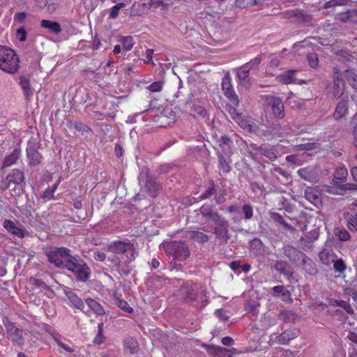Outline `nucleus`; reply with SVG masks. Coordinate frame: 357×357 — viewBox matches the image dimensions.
<instances>
[{
  "mask_svg": "<svg viewBox=\"0 0 357 357\" xmlns=\"http://www.w3.org/2000/svg\"><path fill=\"white\" fill-rule=\"evenodd\" d=\"M19 58L10 47L0 45V69L9 74H15L19 68Z\"/></svg>",
  "mask_w": 357,
  "mask_h": 357,
  "instance_id": "1",
  "label": "nucleus"
},
{
  "mask_svg": "<svg viewBox=\"0 0 357 357\" xmlns=\"http://www.w3.org/2000/svg\"><path fill=\"white\" fill-rule=\"evenodd\" d=\"M108 251L116 255L126 254L127 261L131 262L138 256L137 243L130 241H116L107 245Z\"/></svg>",
  "mask_w": 357,
  "mask_h": 357,
  "instance_id": "2",
  "label": "nucleus"
},
{
  "mask_svg": "<svg viewBox=\"0 0 357 357\" xmlns=\"http://www.w3.org/2000/svg\"><path fill=\"white\" fill-rule=\"evenodd\" d=\"M46 256L51 264L61 268H65L74 255L71 250L64 248H52L46 251Z\"/></svg>",
  "mask_w": 357,
  "mask_h": 357,
  "instance_id": "3",
  "label": "nucleus"
},
{
  "mask_svg": "<svg viewBox=\"0 0 357 357\" xmlns=\"http://www.w3.org/2000/svg\"><path fill=\"white\" fill-rule=\"evenodd\" d=\"M165 253L175 263L183 261L190 256L188 245L182 241H170L163 245Z\"/></svg>",
  "mask_w": 357,
  "mask_h": 357,
  "instance_id": "4",
  "label": "nucleus"
},
{
  "mask_svg": "<svg viewBox=\"0 0 357 357\" xmlns=\"http://www.w3.org/2000/svg\"><path fill=\"white\" fill-rule=\"evenodd\" d=\"M65 268L73 273L79 282H86L91 275L90 268L78 255H74Z\"/></svg>",
  "mask_w": 357,
  "mask_h": 357,
  "instance_id": "5",
  "label": "nucleus"
},
{
  "mask_svg": "<svg viewBox=\"0 0 357 357\" xmlns=\"http://www.w3.org/2000/svg\"><path fill=\"white\" fill-rule=\"evenodd\" d=\"M261 100L267 107L272 109L273 116L278 119H282L285 116L284 105L280 98L270 95L261 96Z\"/></svg>",
  "mask_w": 357,
  "mask_h": 357,
  "instance_id": "6",
  "label": "nucleus"
},
{
  "mask_svg": "<svg viewBox=\"0 0 357 357\" xmlns=\"http://www.w3.org/2000/svg\"><path fill=\"white\" fill-rule=\"evenodd\" d=\"M201 286L194 283H185L179 289V296L186 303L193 302L197 298Z\"/></svg>",
  "mask_w": 357,
  "mask_h": 357,
  "instance_id": "7",
  "label": "nucleus"
},
{
  "mask_svg": "<svg viewBox=\"0 0 357 357\" xmlns=\"http://www.w3.org/2000/svg\"><path fill=\"white\" fill-rule=\"evenodd\" d=\"M213 222L215 224V227L213 229V233L216 238L223 242H227L229 238V224L224 217L221 215L214 220Z\"/></svg>",
  "mask_w": 357,
  "mask_h": 357,
  "instance_id": "8",
  "label": "nucleus"
},
{
  "mask_svg": "<svg viewBox=\"0 0 357 357\" xmlns=\"http://www.w3.org/2000/svg\"><path fill=\"white\" fill-rule=\"evenodd\" d=\"M333 96L335 98H340L344 92L345 83L342 79V73L338 67L333 68Z\"/></svg>",
  "mask_w": 357,
  "mask_h": 357,
  "instance_id": "9",
  "label": "nucleus"
},
{
  "mask_svg": "<svg viewBox=\"0 0 357 357\" xmlns=\"http://www.w3.org/2000/svg\"><path fill=\"white\" fill-rule=\"evenodd\" d=\"M320 168L317 165H310L299 169L297 171L298 175L305 181L316 183L320 176Z\"/></svg>",
  "mask_w": 357,
  "mask_h": 357,
  "instance_id": "10",
  "label": "nucleus"
},
{
  "mask_svg": "<svg viewBox=\"0 0 357 357\" xmlns=\"http://www.w3.org/2000/svg\"><path fill=\"white\" fill-rule=\"evenodd\" d=\"M297 70H290L282 73L276 77V80L282 84H306L308 82L296 77Z\"/></svg>",
  "mask_w": 357,
  "mask_h": 357,
  "instance_id": "11",
  "label": "nucleus"
},
{
  "mask_svg": "<svg viewBox=\"0 0 357 357\" xmlns=\"http://www.w3.org/2000/svg\"><path fill=\"white\" fill-rule=\"evenodd\" d=\"M4 326L6 329L8 338L18 345H23L24 339L22 330L17 328L13 323L10 321L5 323Z\"/></svg>",
  "mask_w": 357,
  "mask_h": 357,
  "instance_id": "12",
  "label": "nucleus"
},
{
  "mask_svg": "<svg viewBox=\"0 0 357 357\" xmlns=\"http://www.w3.org/2000/svg\"><path fill=\"white\" fill-rule=\"evenodd\" d=\"M222 89L224 94L230 100L235 107H238L239 104V99L235 93L229 76H225L222 81Z\"/></svg>",
  "mask_w": 357,
  "mask_h": 357,
  "instance_id": "13",
  "label": "nucleus"
},
{
  "mask_svg": "<svg viewBox=\"0 0 357 357\" xmlns=\"http://www.w3.org/2000/svg\"><path fill=\"white\" fill-rule=\"evenodd\" d=\"M24 176L22 171L17 169H13L12 172L6 176L5 181L0 184V188L7 189L11 183L21 184L24 182Z\"/></svg>",
  "mask_w": 357,
  "mask_h": 357,
  "instance_id": "14",
  "label": "nucleus"
},
{
  "mask_svg": "<svg viewBox=\"0 0 357 357\" xmlns=\"http://www.w3.org/2000/svg\"><path fill=\"white\" fill-rule=\"evenodd\" d=\"M283 254L287 257L289 261L295 264L296 266L301 264L300 261L305 255L297 248L291 245H285L282 248Z\"/></svg>",
  "mask_w": 357,
  "mask_h": 357,
  "instance_id": "15",
  "label": "nucleus"
},
{
  "mask_svg": "<svg viewBox=\"0 0 357 357\" xmlns=\"http://www.w3.org/2000/svg\"><path fill=\"white\" fill-rule=\"evenodd\" d=\"M26 155L29 165L36 166L40 163L42 156L36 149L34 143L29 142L26 148Z\"/></svg>",
  "mask_w": 357,
  "mask_h": 357,
  "instance_id": "16",
  "label": "nucleus"
},
{
  "mask_svg": "<svg viewBox=\"0 0 357 357\" xmlns=\"http://www.w3.org/2000/svg\"><path fill=\"white\" fill-rule=\"evenodd\" d=\"M3 227L12 234L20 237L24 238L25 236H28L29 233V231L23 229L22 227H17L13 221L10 220H6L3 223Z\"/></svg>",
  "mask_w": 357,
  "mask_h": 357,
  "instance_id": "17",
  "label": "nucleus"
},
{
  "mask_svg": "<svg viewBox=\"0 0 357 357\" xmlns=\"http://www.w3.org/2000/svg\"><path fill=\"white\" fill-rule=\"evenodd\" d=\"M299 334V331L296 328L287 329L280 335L275 337V342L280 344H288L290 340L296 338Z\"/></svg>",
  "mask_w": 357,
  "mask_h": 357,
  "instance_id": "18",
  "label": "nucleus"
},
{
  "mask_svg": "<svg viewBox=\"0 0 357 357\" xmlns=\"http://www.w3.org/2000/svg\"><path fill=\"white\" fill-rule=\"evenodd\" d=\"M238 83L246 89H248L251 86V82L249 79L250 70H248L243 65L236 69Z\"/></svg>",
  "mask_w": 357,
  "mask_h": 357,
  "instance_id": "19",
  "label": "nucleus"
},
{
  "mask_svg": "<svg viewBox=\"0 0 357 357\" xmlns=\"http://www.w3.org/2000/svg\"><path fill=\"white\" fill-rule=\"evenodd\" d=\"M199 212L207 220L212 222L218 219L220 215L214 211L213 207L210 204H204L199 208Z\"/></svg>",
  "mask_w": 357,
  "mask_h": 357,
  "instance_id": "20",
  "label": "nucleus"
},
{
  "mask_svg": "<svg viewBox=\"0 0 357 357\" xmlns=\"http://www.w3.org/2000/svg\"><path fill=\"white\" fill-rule=\"evenodd\" d=\"M348 100L342 99L337 105L333 112V118L335 120H340L348 114Z\"/></svg>",
  "mask_w": 357,
  "mask_h": 357,
  "instance_id": "21",
  "label": "nucleus"
},
{
  "mask_svg": "<svg viewBox=\"0 0 357 357\" xmlns=\"http://www.w3.org/2000/svg\"><path fill=\"white\" fill-rule=\"evenodd\" d=\"M301 264L298 266H302L303 269L310 275H315L317 269L313 261L305 255L300 261Z\"/></svg>",
  "mask_w": 357,
  "mask_h": 357,
  "instance_id": "22",
  "label": "nucleus"
},
{
  "mask_svg": "<svg viewBox=\"0 0 357 357\" xmlns=\"http://www.w3.org/2000/svg\"><path fill=\"white\" fill-rule=\"evenodd\" d=\"M305 197L317 207L321 204L319 192L316 189L307 188L305 191Z\"/></svg>",
  "mask_w": 357,
  "mask_h": 357,
  "instance_id": "23",
  "label": "nucleus"
},
{
  "mask_svg": "<svg viewBox=\"0 0 357 357\" xmlns=\"http://www.w3.org/2000/svg\"><path fill=\"white\" fill-rule=\"evenodd\" d=\"M275 268L280 274H282L288 278L291 277L293 275L291 267L290 266L289 264L286 261H277L275 264Z\"/></svg>",
  "mask_w": 357,
  "mask_h": 357,
  "instance_id": "24",
  "label": "nucleus"
},
{
  "mask_svg": "<svg viewBox=\"0 0 357 357\" xmlns=\"http://www.w3.org/2000/svg\"><path fill=\"white\" fill-rule=\"evenodd\" d=\"M338 19L342 22L357 24V10H349L347 12L340 13Z\"/></svg>",
  "mask_w": 357,
  "mask_h": 357,
  "instance_id": "25",
  "label": "nucleus"
},
{
  "mask_svg": "<svg viewBox=\"0 0 357 357\" xmlns=\"http://www.w3.org/2000/svg\"><path fill=\"white\" fill-rule=\"evenodd\" d=\"M21 155V150L15 148L13 151L4 158L3 167H8L15 164Z\"/></svg>",
  "mask_w": 357,
  "mask_h": 357,
  "instance_id": "26",
  "label": "nucleus"
},
{
  "mask_svg": "<svg viewBox=\"0 0 357 357\" xmlns=\"http://www.w3.org/2000/svg\"><path fill=\"white\" fill-rule=\"evenodd\" d=\"M274 293L277 294L275 296H278L280 294V297L282 301L286 303H291L292 298L291 293L289 290L286 289L283 285H278L273 287Z\"/></svg>",
  "mask_w": 357,
  "mask_h": 357,
  "instance_id": "27",
  "label": "nucleus"
},
{
  "mask_svg": "<svg viewBox=\"0 0 357 357\" xmlns=\"http://www.w3.org/2000/svg\"><path fill=\"white\" fill-rule=\"evenodd\" d=\"M66 296L68 300V304L70 306L84 311V304L82 300L75 294L73 292H69L66 294Z\"/></svg>",
  "mask_w": 357,
  "mask_h": 357,
  "instance_id": "28",
  "label": "nucleus"
},
{
  "mask_svg": "<svg viewBox=\"0 0 357 357\" xmlns=\"http://www.w3.org/2000/svg\"><path fill=\"white\" fill-rule=\"evenodd\" d=\"M255 150L272 161L278 158V155L273 147L258 146L255 147Z\"/></svg>",
  "mask_w": 357,
  "mask_h": 357,
  "instance_id": "29",
  "label": "nucleus"
},
{
  "mask_svg": "<svg viewBox=\"0 0 357 357\" xmlns=\"http://www.w3.org/2000/svg\"><path fill=\"white\" fill-rule=\"evenodd\" d=\"M40 25L42 27L47 29L56 34L60 33L62 31L60 24L56 21L43 20Z\"/></svg>",
  "mask_w": 357,
  "mask_h": 357,
  "instance_id": "30",
  "label": "nucleus"
},
{
  "mask_svg": "<svg viewBox=\"0 0 357 357\" xmlns=\"http://www.w3.org/2000/svg\"><path fill=\"white\" fill-rule=\"evenodd\" d=\"M343 75L349 82L350 86L357 89V73L354 69H347L344 70Z\"/></svg>",
  "mask_w": 357,
  "mask_h": 357,
  "instance_id": "31",
  "label": "nucleus"
},
{
  "mask_svg": "<svg viewBox=\"0 0 357 357\" xmlns=\"http://www.w3.org/2000/svg\"><path fill=\"white\" fill-rule=\"evenodd\" d=\"M347 175L348 172L345 167H340L337 168L335 172L334 177L333 178L334 184L337 185L338 183L344 181Z\"/></svg>",
  "mask_w": 357,
  "mask_h": 357,
  "instance_id": "32",
  "label": "nucleus"
},
{
  "mask_svg": "<svg viewBox=\"0 0 357 357\" xmlns=\"http://www.w3.org/2000/svg\"><path fill=\"white\" fill-rule=\"evenodd\" d=\"M218 158V167L220 171L224 174L229 173L231 171L230 161L226 159L223 154L220 152L217 153Z\"/></svg>",
  "mask_w": 357,
  "mask_h": 357,
  "instance_id": "33",
  "label": "nucleus"
},
{
  "mask_svg": "<svg viewBox=\"0 0 357 357\" xmlns=\"http://www.w3.org/2000/svg\"><path fill=\"white\" fill-rule=\"evenodd\" d=\"M218 143L225 154L227 155L231 153V144H232V140L230 137L227 135H223L218 140Z\"/></svg>",
  "mask_w": 357,
  "mask_h": 357,
  "instance_id": "34",
  "label": "nucleus"
},
{
  "mask_svg": "<svg viewBox=\"0 0 357 357\" xmlns=\"http://www.w3.org/2000/svg\"><path fill=\"white\" fill-rule=\"evenodd\" d=\"M190 111L194 116H197L201 119L208 120L207 111L203 106L193 104L191 107Z\"/></svg>",
  "mask_w": 357,
  "mask_h": 357,
  "instance_id": "35",
  "label": "nucleus"
},
{
  "mask_svg": "<svg viewBox=\"0 0 357 357\" xmlns=\"http://www.w3.org/2000/svg\"><path fill=\"white\" fill-rule=\"evenodd\" d=\"M188 236L199 243H204L208 242V236L204 233L199 231H190L188 233Z\"/></svg>",
  "mask_w": 357,
  "mask_h": 357,
  "instance_id": "36",
  "label": "nucleus"
},
{
  "mask_svg": "<svg viewBox=\"0 0 357 357\" xmlns=\"http://www.w3.org/2000/svg\"><path fill=\"white\" fill-rule=\"evenodd\" d=\"M124 348L130 354H135L138 349V343L135 339L127 337L124 340Z\"/></svg>",
  "mask_w": 357,
  "mask_h": 357,
  "instance_id": "37",
  "label": "nucleus"
},
{
  "mask_svg": "<svg viewBox=\"0 0 357 357\" xmlns=\"http://www.w3.org/2000/svg\"><path fill=\"white\" fill-rule=\"evenodd\" d=\"M251 252L255 255H260L264 252V245L259 238H255L250 243Z\"/></svg>",
  "mask_w": 357,
  "mask_h": 357,
  "instance_id": "38",
  "label": "nucleus"
},
{
  "mask_svg": "<svg viewBox=\"0 0 357 357\" xmlns=\"http://www.w3.org/2000/svg\"><path fill=\"white\" fill-rule=\"evenodd\" d=\"M85 302L89 307L98 315L102 314L105 312L102 307L94 299L86 298Z\"/></svg>",
  "mask_w": 357,
  "mask_h": 357,
  "instance_id": "39",
  "label": "nucleus"
},
{
  "mask_svg": "<svg viewBox=\"0 0 357 357\" xmlns=\"http://www.w3.org/2000/svg\"><path fill=\"white\" fill-rule=\"evenodd\" d=\"M312 19V15L303 10L297 9V15L296 17V23L310 22Z\"/></svg>",
  "mask_w": 357,
  "mask_h": 357,
  "instance_id": "40",
  "label": "nucleus"
},
{
  "mask_svg": "<svg viewBox=\"0 0 357 357\" xmlns=\"http://www.w3.org/2000/svg\"><path fill=\"white\" fill-rule=\"evenodd\" d=\"M145 188L148 191L150 192L152 196L155 197V193L158 189V185L157 184L155 180L152 177L147 176L145 181Z\"/></svg>",
  "mask_w": 357,
  "mask_h": 357,
  "instance_id": "41",
  "label": "nucleus"
},
{
  "mask_svg": "<svg viewBox=\"0 0 357 357\" xmlns=\"http://www.w3.org/2000/svg\"><path fill=\"white\" fill-rule=\"evenodd\" d=\"M20 84L26 97H29L30 95H32V90L29 78L25 76L20 77Z\"/></svg>",
  "mask_w": 357,
  "mask_h": 357,
  "instance_id": "42",
  "label": "nucleus"
},
{
  "mask_svg": "<svg viewBox=\"0 0 357 357\" xmlns=\"http://www.w3.org/2000/svg\"><path fill=\"white\" fill-rule=\"evenodd\" d=\"M270 217L273 221L282 225L284 228L289 230L292 229V227L284 220L280 213L276 212H270Z\"/></svg>",
  "mask_w": 357,
  "mask_h": 357,
  "instance_id": "43",
  "label": "nucleus"
},
{
  "mask_svg": "<svg viewBox=\"0 0 357 357\" xmlns=\"http://www.w3.org/2000/svg\"><path fill=\"white\" fill-rule=\"evenodd\" d=\"M319 258L321 262L326 265H328L334 261V257L328 250H323L319 253Z\"/></svg>",
  "mask_w": 357,
  "mask_h": 357,
  "instance_id": "44",
  "label": "nucleus"
},
{
  "mask_svg": "<svg viewBox=\"0 0 357 357\" xmlns=\"http://www.w3.org/2000/svg\"><path fill=\"white\" fill-rule=\"evenodd\" d=\"M216 193V190L215 188V184L213 181L210 182V185L207 188V189L203 192L199 198L201 199H206L212 197L214 194Z\"/></svg>",
  "mask_w": 357,
  "mask_h": 357,
  "instance_id": "45",
  "label": "nucleus"
},
{
  "mask_svg": "<svg viewBox=\"0 0 357 357\" xmlns=\"http://www.w3.org/2000/svg\"><path fill=\"white\" fill-rule=\"evenodd\" d=\"M261 60L262 59L260 56H257L254 59H251L250 61L243 64V66L250 71L251 70L257 69L259 65L261 63Z\"/></svg>",
  "mask_w": 357,
  "mask_h": 357,
  "instance_id": "46",
  "label": "nucleus"
},
{
  "mask_svg": "<svg viewBox=\"0 0 357 357\" xmlns=\"http://www.w3.org/2000/svg\"><path fill=\"white\" fill-rule=\"evenodd\" d=\"M123 45V48L126 51L130 50L134 45L133 38L132 36H123L119 40Z\"/></svg>",
  "mask_w": 357,
  "mask_h": 357,
  "instance_id": "47",
  "label": "nucleus"
},
{
  "mask_svg": "<svg viewBox=\"0 0 357 357\" xmlns=\"http://www.w3.org/2000/svg\"><path fill=\"white\" fill-rule=\"evenodd\" d=\"M203 347L206 348L207 351L209 354H211L217 355L219 353H223V352H227V349L221 347H217V346H215V345L204 344Z\"/></svg>",
  "mask_w": 357,
  "mask_h": 357,
  "instance_id": "48",
  "label": "nucleus"
},
{
  "mask_svg": "<svg viewBox=\"0 0 357 357\" xmlns=\"http://www.w3.org/2000/svg\"><path fill=\"white\" fill-rule=\"evenodd\" d=\"M241 211L243 214L244 219L250 220L253 217V208L250 204H244L241 208Z\"/></svg>",
  "mask_w": 357,
  "mask_h": 357,
  "instance_id": "49",
  "label": "nucleus"
},
{
  "mask_svg": "<svg viewBox=\"0 0 357 357\" xmlns=\"http://www.w3.org/2000/svg\"><path fill=\"white\" fill-rule=\"evenodd\" d=\"M307 59L310 67L316 68L319 66V59L316 53H310L307 56Z\"/></svg>",
  "mask_w": 357,
  "mask_h": 357,
  "instance_id": "50",
  "label": "nucleus"
},
{
  "mask_svg": "<svg viewBox=\"0 0 357 357\" xmlns=\"http://www.w3.org/2000/svg\"><path fill=\"white\" fill-rule=\"evenodd\" d=\"M126 6V4L124 3H119L114 6L111 8V11L109 13V17L111 19H116L119 15V10L124 8Z\"/></svg>",
  "mask_w": 357,
  "mask_h": 357,
  "instance_id": "51",
  "label": "nucleus"
},
{
  "mask_svg": "<svg viewBox=\"0 0 357 357\" xmlns=\"http://www.w3.org/2000/svg\"><path fill=\"white\" fill-rule=\"evenodd\" d=\"M164 85V82L162 81H156L151 83L150 85L147 86V89L151 92H159L160 91Z\"/></svg>",
  "mask_w": 357,
  "mask_h": 357,
  "instance_id": "52",
  "label": "nucleus"
},
{
  "mask_svg": "<svg viewBox=\"0 0 357 357\" xmlns=\"http://www.w3.org/2000/svg\"><path fill=\"white\" fill-rule=\"evenodd\" d=\"M335 234L342 241H348L351 237L349 233L345 229H336Z\"/></svg>",
  "mask_w": 357,
  "mask_h": 357,
  "instance_id": "53",
  "label": "nucleus"
},
{
  "mask_svg": "<svg viewBox=\"0 0 357 357\" xmlns=\"http://www.w3.org/2000/svg\"><path fill=\"white\" fill-rule=\"evenodd\" d=\"M256 3V0H236V7L241 9Z\"/></svg>",
  "mask_w": 357,
  "mask_h": 357,
  "instance_id": "54",
  "label": "nucleus"
},
{
  "mask_svg": "<svg viewBox=\"0 0 357 357\" xmlns=\"http://www.w3.org/2000/svg\"><path fill=\"white\" fill-rule=\"evenodd\" d=\"M347 2V0H330L325 3L324 8H329L336 6H343L345 5Z\"/></svg>",
  "mask_w": 357,
  "mask_h": 357,
  "instance_id": "55",
  "label": "nucleus"
},
{
  "mask_svg": "<svg viewBox=\"0 0 357 357\" xmlns=\"http://www.w3.org/2000/svg\"><path fill=\"white\" fill-rule=\"evenodd\" d=\"M333 267L335 271L341 273L345 270L346 265L342 259H337L335 261L334 260Z\"/></svg>",
  "mask_w": 357,
  "mask_h": 357,
  "instance_id": "56",
  "label": "nucleus"
},
{
  "mask_svg": "<svg viewBox=\"0 0 357 357\" xmlns=\"http://www.w3.org/2000/svg\"><path fill=\"white\" fill-rule=\"evenodd\" d=\"M283 18L290 20L294 22H296V17L297 15V9L289 10L282 13Z\"/></svg>",
  "mask_w": 357,
  "mask_h": 357,
  "instance_id": "57",
  "label": "nucleus"
},
{
  "mask_svg": "<svg viewBox=\"0 0 357 357\" xmlns=\"http://www.w3.org/2000/svg\"><path fill=\"white\" fill-rule=\"evenodd\" d=\"M337 306L341 307L344 308L346 312L349 314H353L354 310L351 306L344 301H335Z\"/></svg>",
  "mask_w": 357,
  "mask_h": 357,
  "instance_id": "58",
  "label": "nucleus"
},
{
  "mask_svg": "<svg viewBox=\"0 0 357 357\" xmlns=\"http://www.w3.org/2000/svg\"><path fill=\"white\" fill-rule=\"evenodd\" d=\"M26 31L23 26L17 29L16 37L20 42H24L26 40Z\"/></svg>",
  "mask_w": 357,
  "mask_h": 357,
  "instance_id": "59",
  "label": "nucleus"
},
{
  "mask_svg": "<svg viewBox=\"0 0 357 357\" xmlns=\"http://www.w3.org/2000/svg\"><path fill=\"white\" fill-rule=\"evenodd\" d=\"M118 306L124 310L125 312L131 313L133 312V309L128 305V303L124 300H118Z\"/></svg>",
  "mask_w": 357,
  "mask_h": 357,
  "instance_id": "60",
  "label": "nucleus"
},
{
  "mask_svg": "<svg viewBox=\"0 0 357 357\" xmlns=\"http://www.w3.org/2000/svg\"><path fill=\"white\" fill-rule=\"evenodd\" d=\"M155 284L157 285L158 287H162L163 284H165L169 282V280L165 278H162L159 275H155L153 278Z\"/></svg>",
  "mask_w": 357,
  "mask_h": 357,
  "instance_id": "61",
  "label": "nucleus"
},
{
  "mask_svg": "<svg viewBox=\"0 0 357 357\" xmlns=\"http://www.w3.org/2000/svg\"><path fill=\"white\" fill-rule=\"evenodd\" d=\"M347 226L349 229L353 228L357 231V213L348 219Z\"/></svg>",
  "mask_w": 357,
  "mask_h": 357,
  "instance_id": "62",
  "label": "nucleus"
},
{
  "mask_svg": "<svg viewBox=\"0 0 357 357\" xmlns=\"http://www.w3.org/2000/svg\"><path fill=\"white\" fill-rule=\"evenodd\" d=\"M227 111L232 117V119L236 121H238L241 119V116L239 114L236 112V109L235 107H231L230 105H227Z\"/></svg>",
  "mask_w": 357,
  "mask_h": 357,
  "instance_id": "63",
  "label": "nucleus"
},
{
  "mask_svg": "<svg viewBox=\"0 0 357 357\" xmlns=\"http://www.w3.org/2000/svg\"><path fill=\"white\" fill-rule=\"evenodd\" d=\"M353 121L354 122V126H353V129H352V136H353L354 142L357 143V114H355L353 116Z\"/></svg>",
  "mask_w": 357,
  "mask_h": 357,
  "instance_id": "64",
  "label": "nucleus"
}]
</instances>
